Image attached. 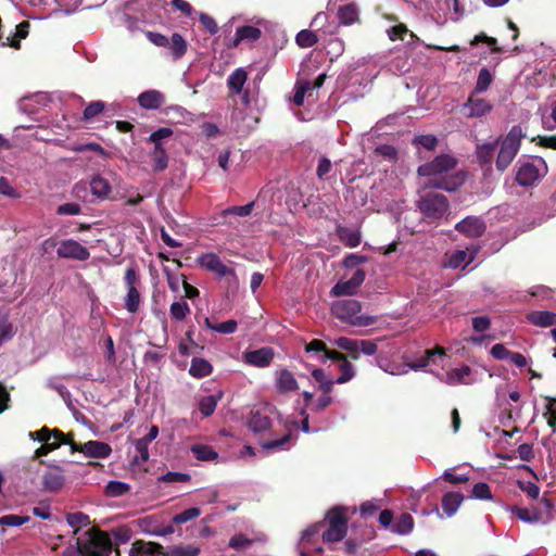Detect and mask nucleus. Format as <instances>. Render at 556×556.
Segmentation results:
<instances>
[{
	"label": "nucleus",
	"mask_w": 556,
	"mask_h": 556,
	"mask_svg": "<svg viewBox=\"0 0 556 556\" xmlns=\"http://www.w3.org/2000/svg\"><path fill=\"white\" fill-rule=\"evenodd\" d=\"M169 313L172 318L176 320H182L186 318L187 314L190 313V308L187 302H174L170 305Z\"/></svg>",
	"instance_id": "nucleus-49"
},
{
	"label": "nucleus",
	"mask_w": 556,
	"mask_h": 556,
	"mask_svg": "<svg viewBox=\"0 0 556 556\" xmlns=\"http://www.w3.org/2000/svg\"><path fill=\"white\" fill-rule=\"evenodd\" d=\"M414 527V519L413 517L404 513L400 516L399 520L396 521L394 526V530L400 534H406L409 533L413 530Z\"/></svg>",
	"instance_id": "nucleus-47"
},
{
	"label": "nucleus",
	"mask_w": 556,
	"mask_h": 556,
	"mask_svg": "<svg viewBox=\"0 0 556 556\" xmlns=\"http://www.w3.org/2000/svg\"><path fill=\"white\" fill-rule=\"evenodd\" d=\"M478 253V247L471 245L466 250H457L454 252V269L462 267L465 269L476 257Z\"/></svg>",
	"instance_id": "nucleus-29"
},
{
	"label": "nucleus",
	"mask_w": 556,
	"mask_h": 556,
	"mask_svg": "<svg viewBox=\"0 0 556 556\" xmlns=\"http://www.w3.org/2000/svg\"><path fill=\"white\" fill-rule=\"evenodd\" d=\"M493 79H494V76L490 72V70H488L486 67L481 68L479 72L477 81H476L473 92L475 93L485 92L489 89V87L491 86V84L493 83Z\"/></svg>",
	"instance_id": "nucleus-37"
},
{
	"label": "nucleus",
	"mask_w": 556,
	"mask_h": 556,
	"mask_svg": "<svg viewBox=\"0 0 556 556\" xmlns=\"http://www.w3.org/2000/svg\"><path fill=\"white\" fill-rule=\"evenodd\" d=\"M105 108L104 102L102 101H92L90 102L83 113L84 121H91L96 116H98L100 113L103 112Z\"/></svg>",
	"instance_id": "nucleus-52"
},
{
	"label": "nucleus",
	"mask_w": 556,
	"mask_h": 556,
	"mask_svg": "<svg viewBox=\"0 0 556 556\" xmlns=\"http://www.w3.org/2000/svg\"><path fill=\"white\" fill-rule=\"evenodd\" d=\"M76 544L80 556H110L112 552L110 535L99 528L86 530Z\"/></svg>",
	"instance_id": "nucleus-3"
},
{
	"label": "nucleus",
	"mask_w": 556,
	"mask_h": 556,
	"mask_svg": "<svg viewBox=\"0 0 556 556\" xmlns=\"http://www.w3.org/2000/svg\"><path fill=\"white\" fill-rule=\"evenodd\" d=\"M325 527V521L315 522L308 526L302 533V541L309 542Z\"/></svg>",
	"instance_id": "nucleus-64"
},
{
	"label": "nucleus",
	"mask_w": 556,
	"mask_h": 556,
	"mask_svg": "<svg viewBox=\"0 0 556 556\" xmlns=\"http://www.w3.org/2000/svg\"><path fill=\"white\" fill-rule=\"evenodd\" d=\"M198 263L206 270L216 274L219 277L231 276L237 279V275L233 268L225 265L220 257L215 253H205L198 257Z\"/></svg>",
	"instance_id": "nucleus-12"
},
{
	"label": "nucleus",
	"mask_w": 556,
	"mask_h": 556,
	"mask_svg": "<svg viewBox=\"0 0 556 556\" xmlns=\"http://www.w3.org/2000/svg\"><path fill=\"white\" fill-rule=\"evenodd\" d=\"M327 350L328 348L326 343L318 339H314L305 345V352L314 353L321 363H325V354L327 353Z\"/></svg>",
	"instance_id": "nucleus-44"
},
{
	"label": "nucleus",
	"mask_w": 556,
	"mask_h": 556,
	"mask_svg": "<svg viewBox=\"0 0 556 556\" xmlns=\"http://www.w3.org/2000/svg\"><path fill=\"white\" fill-rule=\"evenodd\" d=\"M66 520H67V523L74 529L75 533H78L80 528L87 527L90 525L89 516L81 511L67 514Z\"/></svg>",
	"instance_id": "nucleus-40"
},
{
	"label": "nucleus",
	"mask_w": 556,
	"mask_h": 556,
	"mask_svg": "<svg viewBox=\"0 0 556 556\" xmlns=\"http://www.w3.org/2000/svg\"><path fill=\"white\" fill-rule=\"evenodd\" d=\"M164 547L156 542L137 540L132 543L129 556H163Z\"/></svg>",
	"instance_id": "nucleus-19"
},
{
	"label": "nucleus",
	"mask_w": 556,
	"mask_h": 556,
	"mask_svg": "<svg viewBox=\"0 0 556 556\" xmlns=\"http://www.w3.org/2000/svg\"><path fill=\"white\" fill-rule=\"evenodd\" d=\"M337 235L341 242L349 248H356L361 244V232L348 227L339 226L337 228Z\"/></svg>",
	"instance_id": "nucleus-30"
},
{
	"label": "nucleus",
	"mask_w": 556,
	"mask_h": 556,
	"mask_svg": "<svg viewBox=\"0 0 556 556\" xmlns=\"http://www.w3.org/2000/svg\"><path fill=\"white\" fill-rule=\"evenodd\" d=\"M291 431H289L287 434H285L282 438L280 439H276V440H270V441H266L262 444V447L266 451H275V450H280V448H283V446L290 442L291 440Z\"/></svg>",
	"instance_id": "nucleus-58"
},
{
	"label": "nucleus",
	"mask_w": 556,
	"mask_h": 556,
	"mask_svg": "<svg viewBox=\"0 0 556 556\" xmlns=\"http://www.w3.org/2000/svg\"><path fill=\"white\" fill-rule=\"evenodd\" d=\"M201 515V509L198 507L188 508L173 517V523L182 525L192 519L198 518Z\"/></svg>",
	"instance_id": "nucleus-48"
},
{
	"label": "nucleus",
	"mask_w": 556,
	"mask_h": 556,
	"mask_svg": "<svg viewBox=\"0 0 556 556\" xmlns=\"http://www.w3.org/2000/svg\"><path fill=\"white\" fill-rule=\"evenodd\" d=\"M253 207H254V202H250V203H248L245 205H241V206H230V207L224 210L222 215H223V217H226L228 215L240 216V217L249 216L252 213Z\"/></svg>",
	"instance_id": "nucleus-51"
},
{
	"label": "nucleus",
	"mask_w": 556,
	"mask_h": 556,
	"mask_svg": "<svg viewBox=\"0 0 556 556\" xmlns=\"http://www.w3.org/2000/svg\"><path fill=\"white\" fill-rule=\"evenodd\" d=\"M450 357L445 353L442 346L437 345L433 349L424 351V354L413 359L407 358V365L413 369H421L430 367V371L433 372L441 381L450 384L452 383V369H445V365L448 363Z\"/></svg>",
	"instance_id": "nucleus-1"
},
{
	"label": "nucleus",
	"mask_w": 556,
	"mask_h": 556,
	"mask_svg": "<svg viewBox=\"0 0 556 556\" xmlns=\"http://www.w3.org/2000/svg\"><path fill=\"white\" fill-rule=\"evenodd\" d=\"M418 206L424 216L429 218H439L448 208L447 198L441 193L427 192L418 202Z\"/></svg>",
	"instance_id": "nucleus-9"
},
{
	"label": "nucleus",
	"mask_w": 556,
	"mask_h": 556,
	"mask_svg": "<svg viewBox=\"0 0 556 556\" xmlns=\"http://www.w3.org/2000/svg\"><path fill=\"white\" fill-rule=\"evenodd\" d=\"M496 150L497 140L490 141L477 148V156L482 164H491Z\"/></svg>",
	"instance_id": "nucleus-34"
},
{
	"label": "nucleus",
	"mask_w": 556,
	"mask_h": 556,
	"mask_svg": "<svg viewBox=\"0 0 556 556\" xmlns=\"http://www.w3.org/2000/svg\"><path fill=\"white\" fill-rule=\"evenodd\" d=\"M452 156L441 154L433 161L422 164L418 167L417 173L421 177H428V185L452 191Z\"/></svg>",
	"instance_id": "nucleus-2"
},
{
	"label": "nucleus",
	"mask_w": 556,
	"mask_h": 556,
	"mask_svg": "<svg viewBox=\"0 0 556 556\" xmlns=\"http://www.w3.org/2000/svg\"><path fill=\"white\" fill-rule=\"evenodd\" d=\"M223 393L217 395L203 396L199 402V409L204 417H210L214 414L217 403L222 400Z\"/></svg>",
	"instance_id": "nucleus-32"
},
{
	"label": "nucleus",
	"mask_w": 556,
	"mask_h": 556,
	"mask_svg": "<svg viewBox=\"0 0 556 556\" xmlns=\"http://www.w3.org/2000/svg\"><path fill=\"white\" fill-rule=\"evenodd\" d=\"M477 372H475L469 366L462 365L458 368H454V383L472 384L477 380Z\"/></svg>",
	"instance_id": "nucleus-33"
},
{
	"label": "nucleus",
	"mask_w": 556,
	"mask_h": 556,
	"mask_svg": "<svg viewBox=\"0 0 556 556\" xmlns=\"http://www.w3.org/2000/svg\"><path fill=\"white\" fill-rule=\"evenodd\" d=\"M361 309V303L354 299L339 300L331 307L332 314L340 320L348 321L353 326L370 325L372 319L358 315Z\"/></svg>",
	"instance_id": "nucleus-7"
},
{
	"label": "nucleus",
	"mask_w": 556,
	"mask_h": 556,
	"mask_svg": "<svg viewBox=\"0 0 556 556\" xmlns=\"http://www.w3.org/2000/svg\"><path fill=\"white\" fill-rule=\"evenodd\" d=\"M527 318L532 325L542 328L556 325V313L549 311H534L528 314Z\"/></svg>",
	"instance_id": "nucleus-25"
},
{
	"label": "nucleus",
	"mask_w": 556,
	"mask_h": 556,
	"mask_svg": "<svg viewBox=\"0 0 556 556\" xmlns=\"http://www.w3.org/2000/svg\"><path fill=\"white\" fill-rule=\"evenodd\" d=\"M271 426L268 415L261 410H252L248 419V427L255 433H261L268 430Z\"/></svg>",
	"instance_id": "nucleus-21"
},
{
	"label": "nucleus",
	"mask_w": 556,
	"mask_h": 556,
	"mask_svg": "<svg viewBox=\"0 0 556 556\" xmlns=\"http://www.w3.org/2000/svg\"><path fill=\"white\" fill-rule=\"evenodd\" d=\"M346 511L348 508L343 506H334L327 511L325 521L328 522V529L323 533L324 542L334 543L344 539L349 523Z\"/></svg>",
	"instance_id": "nucleus-4"
},
{
	"label": "nucleus",
	"mask_w": 556,
	"mask_h": 556,
	"mask_svg": "<svg viewBox=\"0 0 556 556\" xmlns=\"http://www.w3.org/2000/svg\"><path fill=\"white\" fill-rule=\"evenodd\" d=\"M213 371L212 364L202 357H193L191 359L189 375L197 379L210 376Z\"/></svg>",
	"instance_id": "nucleus-26"
},
{
	"label": "nucleus",
	"mask_w": 556,
	"mask_h": 556,
	"mask_svg": "<svg viewBox=\"0 0 556 556\" xmlns=\"http://www.w3.org/2000/svg\"><path fill=\"white\" fill-rule=\"evenodd\" d=\"M295 41L301 48H311L317 43L318 37L314 31L309 29H303L298 33Z\"/></svg>",
	"instance_id": "nucleus-43"
},
{
	"label": "nucleus",
	"mask_w": 556,
	"mask_h": 556,
	"mask_svg": "<svg viewBox=\"0 0 556 556\" xmlns=\"http://www.w3.org/2000/svg\"><path fill=\"white\" fill-rule=\"evenodd\" d=\"M248 79V73L244 68L235 70L227 79V86L231 93L240 94Z\"/></svg>",
	"instance_id": "nucleus-27"
},
{
	"label": "nucleus",
	"mask_w": 556,
	"mask_h": 556,
	"mask_svg": "<svg viewBox=\"0 0 556 556\" xmlns=\"http://www.w3.org/2000/svg\"><path fill=\"white\" fill-rule=\"evenodd\" d=\"M81 212V206L78 203L70 202L58 206V215H78Z\"/></svg>",
	"instance_id": "nucleus-62"
},
{
	"label": "nucleus",
	"mask_w": 556,
	"mask_h": 556,
	"mask_svg": "<svg viewBox=\"0 0 556 556\" xmlns=\"http://www.w3.org/2000/svg\"><path fill=\"white\" fill-rule=\"evenodd\" d=\"M357 289L358 288L349 279L346 281L337 282L332 287L330 294L333 296L353 295L356 293Z\"/></svg>",
	"instance_id": "nucleus-42"
},
{
	"label": "nucleus",
	"mask_w": 556,
	"mask_h": 556,
	"mask_svg": "<svg viewBox=\"0 0 556 556\" xmlns=\"http://www.w3.org/2000/svg\"><path fill=\"white\" fill-rule=\"evenodd\" d=\"M368 257L366 255L351 253L343 258V266L345 268H353L357 265L366 263Z\"/></svg>",
	"instance_id": "nucleus-63"
},
{
	"label": "nucleus",
	"mask_w": 556,
	"mask_h": 556,
	"mask_svg": "<svg viewBox=\"0 0 556 556\" xmlns=\"http://www.w3.org/2000/svg\"><path fill=\"white\" fill-rule=\"evenodd\" d=\"M165 102V96L159 90H147L139 94L138 103L146 110H157Z\"/></svg>",
	"instance_id": "nucleus-20"
},
{
	"label": "nucleus",
	"mask_w": 556,
	"mask_h": 556,
	"mask_svg": "<svg viewBox=\"0 0 556 556\" xmlns=\"http://www.w3.org/2000/svg\"><path fill=\"white\" fill-rule=\"evenodd\" d=\"M64 482L63 469L58 465H49V469L42 475V490L55 493L62 489Z\"/></svg>",
	"instance_id": "nucleus-15"
},
{
	"label": "nucleus",
	"mask_w": 556,
	"mask_h": 556,
	"mask_svg": "<svg viewBox=\"0 0 556 556\" xmlns=\"http://www.w3.org/2000/svg\"><path fill=\"white\" fill-rule=\"evenodd\" d=\"M413 143L416 146H421L428 151H432L435 149L438 144L437 137L432 135H421L414 138Z\"/></svg>",
	"instance_id": "nucleus-57"
},
{
	"label": "nucleus",
	"mask_w": 556,
	"mask_h": 556,
	"mask_svg": "<svg viewBox=\"0 0 556 556\" xmlns=\"http://www.w3.org/2000/svg\"><path fill=\"white\" fill-rule=\"evenodd\" d=\"M341 375L338 377L336 382L338 384L345 383L354 377V370L352 364L346 359L340 365Z\"/></svg>",
	"instance_id": "nucleus-59"
},
{
	"label": "nucleus",
	"mask_w": 556,
	"mask_h": 556,
	"mask_svg": "<svg viewBox=\"0 0 556 556\" xmlns=\"http://www.w3.org/2000/svg\"><path fill=\"white\" fill-rule=\"evenodd\" d=\"M338 348L346 352H356L359 350L363 354L371 356L377 353L378 345L371 340H356L346 337H340L336 340Z\"/></svg>",
	"instance_id": "nucleus-14"
},
{
	"label": "nucleus",
	"mask_w": 556,
	"mask_h": 556,
	"mask_svg": "<svg viewBox=\"0 0 556 556\" xmlns=\"http://www.w3.org/2000/svg\"><path fill=\"white\" fill-rule=\"evenodd\" d=\"M200 552V547L193 544L176 545L167 552L164 551L163 556H198Z\"/></svg>",
	"instance_id": "nucleus-39"
},
{
	"label": "nucleus",
	"mask_w": 556,
	"mask_h": 556,
	"mask_svg": "<svg viewBox=\"0 0 556 556\" xmlns=\"http://www.w3.org/2000/svg\"><path fill=\"white\" fill-rule=\"evenodd\" d=\"M124 281L127 287V294L125 298V308L131 314H136L140 308L141 295L137 289L140 282L137 271L134 267H128L125 271Z\"/></svg>",
	"instance_id": "nucleus-10"
},
{
	"label": "nucleus",
	"mask_w": 556,
	"mask_h": 556,
	"mask_svg": "<svg viewBox=\"0 0 556 556\" xmlns=\"http://www.w3.org/2000/svg\"><path fill=\"white\" fill-rule=\"evenodd\" d=\"M331 168H332L331 161L326 156H321L319 159L318 166L316 169V175H317L318 179H320V180L326 179L327 175L330 173Z\"/></svg>",
	"instance_id": "nucleus-61"
},
{
	"label": "nucleus",
	"mask_w": 556,
	"mask_h": 556,
	"mask_svg": "<svg viewBox=\"0 0 556 556\" xmlns=\"http://www.w3.org/2000/svg\"><path fill=\"white\" fill-rule=\"evenodd\" d=\"M63 439L64 438H60V440H52V441L42 443L41 446H39L35 451L34 458H40L42 456L48 455L50 452L59 448L61 445H63V442H64Z\"/></svg>",
	"instance_id": "nucleus-50"
},
{
	"label": "nucleus",
	"mask_w": 556,
	"mask_h": 556,
	"mask_svg": "<svg viewBox=\"0 0 556 556\" xmlns=\"http://www.w3.org/2000/svg\"><path fill=\"white\" fill-rule=\"evenodd\" d=\"M150 156L152 160V169L154 173H160L167 168L169 157L163 144L154 146L150 152Z\"/></svg>",
	"instance_id": "nucleus-24"
},
{
	"label": "nucleus",
	"mask_w": 556,
	"mask_h": 556,
	"mask_svg": "<svg viewBox=\"0 0 556 556\" xmlns=\"http://www.w3.org/2000/svg\"><path fill=\"white\" fill-rule=\"evenodd\" d=\"M522 131L519 126H514L506 137L502 140L496 157V168L504 172L517 155Z\"/></svg>",
	"instance_id": "nucleus-6"
},
{
	"label": "nucleus",
	"mask_w": 556,
	"mask_h": 556,
	"mask_svg": "<svg viewBox=\"0 0 556 556\" xmlns=\"http://www.w3.org/2000/svg\"><path fill=\"white\" fill-rule=\"evenodd\" d=\"M110 444L101 441L90 440L84 443V455L92 458H106L111 455Z\"/></svg>",
	"instance_id": "nucleus-22"
},
{
	"label": "nucleus",
	"mask_w": 556,
	"mask_h": 556,
	"mask_svg": "<svg viewBox=\"0 0 556 556\" xmlns=\"http://www.w3.org/2000/svg\"><path fill=\"white\" fill-rule=\"evenodd\" d=\"M273 359L274 351L271 348H261L244 353V362L260 368L269 366Z\"/></svg>",
	"instance_id": "nucleus-17"
},
{
	"label": "nucleus",
	"mask_w": 556,
	"mask_h": 556,
	"mask_svg": "<svg viewBox=\"0 0 556 556\" xmlns=\"http://www.w3.org/2000/svg\"><path fill=\"white\" fill-rule=\"evenodd\" d=\"M173 134H174V131L172 128L161 127V128L154 130L153 132H151V135L149 136V138L147 140H148V142H151L154 146L163 144L162 140L170 137Z\"/></svg>",
	"instance_id": "nucleus-54"
},
{
	"label": "nucleus",
	"mask_w": 556,
	"mask_h": 556,
	"mask_svg": "<svg viewBox=\"0 0 556 556\" xmlns=\"http://www.w3.org/2000/svg\"><path fill=\"white\" fill-rule=\"evenodd\" d=\"M149 444L148 442L138 439L135 442V448L138 453L131 462L132 465H139L149 460Z\"/></svg>",
	"instance_id": "nucleus-45"
},
{
	"label": "nucleus",
	"mask_w": 556,
	"mask_h": 556,
	"mask_svg": "<svg viewBox=\"0 0 556 556\" xmlns=\"http://www.w3.org/2000/svg\"><path fill=\"white\" fill-rule=\"evenodd\" d=\"M546 173L545 161L540 156H530L519 160L516 180L520 186L529 187L536 184Z\"/></svg>",
	"instance_id": "nucleus-5"
},
{
	"label": "nucleus",
	"mask_w": 556,
	"mask_h": 556,
	"mask_svg": "<svg viewBox=\"0 0 556 556\" xmlns=\"http://www.w3.org/2000/svg\"><path fill=\"white\" fill-rule=\"evenodd\" d=\"M252 543H253V541L251 539L247 538L242 533H238L230 538V540L228 542V546L233 549H243V548L251 546Z\"/></svg>",
	"instance_id": "nucleus-56"
},
{
	"label": "nucleus",
	"mask_w": 556,
	"mask_h": 556,
	"mask_svg": "<svg viewBox=\"0 0 556 556\" xmlns=\"http://www.w3.org/2000/svg\"><path fill=\"white\" fill-rule=\"evenodd\" d=\"M262 31L255 26L244 25L237 29L235 38L227 43L228 48H236L243 40L255 41L260 39Z\"/></svg>",
	"instance_id": "nucleus-23"
},
{
	"label": "nucleus",
	"mask_w": 556,
	"mask_h": 556,
	"mask_svg": "<svg viewBox=\"0 0 556 556\" xmlns=\"http://www.w3.org/2000/svg\"><path fill=\"white\" fill-rule=\"evenodd\" d=\"M338 17L341 24L352 25L358 20L357 9L354 4H345L338 11Z\"/></svg>",
	"instance_id": "nucleus-36"
},
{
	"label": "nucleus",
	"mask_w": 556,
	"mask_h": 556,
	"mask_svg": "<svg viewBox=\"0 0 556 556\" xmlns=\"http://www.w3.org/2000/svg\"><path fill=\"white\" fill-rule=\"evenodd\" d=\"M191 452L199 460H214L218 457V453L210 445L195 444L191 447Z\"/></svg>",
	"instance_id": "nucleus-38"
},
{
	"label": "nucleus",
	"mask_w": 556,
	"mask_h": 556,
	"mask_svg": "<svg viewBox=\"0 0 556 556\" xmlns=\"http://www.w3.org/2000/svg\"><path fill=\"white\" fill-rule=\"evenodd\" d=\"M493 106L482 98H476L471 94L460 106V114L468 118H480L488 115Z\"/></svg>",
	"instance_id": "nucleus-13"
},
{
	"label": "nucleus",
	"mask_w": 556,
	"mask_h": 556,
	"mask_svg": "<svg viewBox=\"0 0 556 556\" xmlns=\"http://www.w3.org/2000/svg\"><path fill=\"white\" fill-rule=\"evenodd\" d=\"M30 520L29 516L5 515L0 517V525L9 527H20Z\"/></svg>",
	"instance_id": "nucleus-55"
},
{
	"label": "nucleus",
	"mask_w": 556,
	"mask_h": 556,
	"mask_svg": "<svg viewBox=\"0 0 556 556\" xmlns=\"http://www.w3.org/2000/svg\"><path fill=\"white\" fill-rule=\"evenodd\" d=\"M541 505L544 506V510H538L533 508H525L513 506L509 507L511 514H514L518 519L526 523H547L552 518V511L554 509V504L547 497L541 498Z\"/></svg>",
	"instance_id": "nucleus-8"
},
{
	"label": "nucleus",
	"mask_w": 556,
	"mask_h": 556,
	"mask_svg": "<svg viewBox=\"0 0 556 556\" xmlns=\"http://www.w3.org/2000/svg\"><path fill=\"white\" fill-rule=\"evenodd\" d=\"M199 20L210 35H215L218 31L217 23L211 15L201 12L199 14Z\"/></svg>",
	"instance_id": "nucleus-60"
},
{
	"label": "nucleus",
	"mask_w": 556,
	"mask_h": 556,
	"mask_svg": "<svg viewBox=\"0 0 556 556\" xmlns=\"http://www.w3.org/2000/svg\"><path fill=\"white\" fill-rule=\"evenodd\" d=\"M275 384L278 393L287 394L299 390V383L289 369L281 368L275 372Z\"/></svg>",
	"instance_id": "nucleus-16"
},
{
	"label": "nucleus",
	"mask_w": 556,
	"mask_h": 556,
	"mask_svg": "<svg viewBox=\"0 0 556 556\" xmlns=\"http://www.w3.org/2000/svg\"><path fill=\"white\" fill-rule=\"evenodd\" d=\"M29 438L41 443H45L51 440H60V438H64V432L56 428L49 429L47 427H42L38 431L29 432Z\"/></svg>",
	"instance_id": "nucleus-31"
},
{
	"label": "nucleus",
	"mask_w": 556,
	"mask_h": 556,
	"mask_svg": "<svg viewBox=\"0 0 556 556\" xmlns=\"http://www.w3.org/2000/svg\"><path fill=\"white\" fill-rule=\"evenodd\" d=\"M129 484L121 481H110L105 488L106 494L113 497L125 495L129 492Z\"/></svg>",
	"instance_id": "nucleus-46"
},
{
	"label": "nucleus",
	"mask_w": 556,
	"mask_h": 556,
	"mask_svg": "<svg viewBox=\"0 0 556 556\" xmlns=\"http://www.w3.org/2000/svg\"><path fill=\"white\" fill-rule=\"evenodd\" d=\"M90 190L97 198L108 199L112 192V186L108 179L98 175L90 180Z\"/></svg>",
	"instance_id": "nucleus-28"
},
{
	"label": "nucleus",
	"mask_w": 556,
	"mask_h": 556,
	"mask_svg": "<svg viewBox=\"0 0 556 556\" xmlns=\"http://www.w3.org/2000/svg\"><path fill=\"white\" fill-rule=\"evenodd\" d=\"M468 498H475L480 501H492L493 495L490 485L485 482H478L473 485Z\"/></svg>",
	"instance_id": "nucleus-41"
},
{
	"label": "nucleus",
	"mask_w": 556,
	"mask_h": 556,
	"mask_svg": "<svg viewBox=\"0 0 556 556\" xmlns=\"http://www.w3.org/2000/svg\"><path fill=\"white\" fill-rule=\"evenodd\" d=\"M190 479H191V477L189 473L168 471V472L162 475L159 478V481L165 482V483H176V482H188V481H190Z\"/></svg>",
	"instance_id": "nucleus-53"
},
{
	"label": "nucleus",
	"mask_w": 556,
	"mask_h": 556,
	"mask_svg": "<svg viewBox=\"0 0 556 556\" xmlns=\"http://www.w3.org/2000/svg\"><path fill=\"white\" fill-rule=\"evenodd\" d=\"M455 229L466 237L476 238L483 233L485 225L479 217L469 216L459 222Z\"/></svg>",
	"instance_id": "nucleus-18"
},
{
	"label": "nucleus",
	"mask_w": 556,
	"mask_h": 556,
	"mask_svg": "<svg viewBox=\"0 0 556 556\" xmlns=\"http://www.w3.org/2000/svg\"><path fill=\"white\" fill-rule=\"evenodd\" d=\"M56 254L61 258H71L76 261H87L90 252L86 247L73 239H66L60 242Z\"/></svg>",
	"instance_id": "nucleus-11"
},
{
	"label": "nucleus",
	"mask_w": 556,
	"mask_h": 556,
	"mask_svg": "<svg viewBox=\"0 0 556 556\" xmlns=\"http://www.w3.org/2000/svg\"><path fill=\"white\" fill-rule=\"evenodd\" d=\"M168 47L170 49L173 56L175 59H180L186 54L188 45L180 34L174 33L172 38L169 39Z\"/></svg>",
	"instance_id": "nucleus-35"
}]
</instances>
